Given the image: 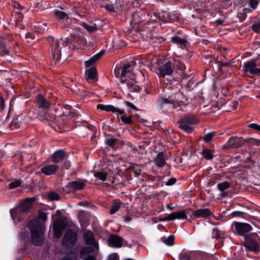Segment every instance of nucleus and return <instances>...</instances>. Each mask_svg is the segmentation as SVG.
I'll return each instance as SVG.
<instances>
[{
  "label": "nucleus",
  "mask_w": 260,
  "mask_h": 260,
  "mask_svg": "<svg viewBox=\"0 0 260 260\" xmlns=\"http://www.w3.org/2000/svg\"><path fill=\"white\" fill-rule=\"evenodd\" d=\"M120 208V205L118 203H114L111 207L110 213L111 214L115 213Z\"/></svg>",
  "instance_id": "de8ad7c7"
},
{
  "label": "nucleus",
  "mask_w": 260,
  "mask_h": 260,
  "mask_svg": "<svg viewBox=\"0 0 260 260\" xmlns=\"http://www.w3.org/2000/svg\"><path fill=\"white\" fill-rule=\"evenodd\" d=\"M131 66H115L114 73L116 77L121 78V82L126 83L129 88H133L135 91H138L140 88L137 85L135 77L131 73Z\"/></svg>",
  "instance_id": "f03ea898"
},
{
  "label": "nucleus",
  "mask_w": 260,
  "mask_h": 260,
  "mask_svg": "<svg viewBox=\"0 0 260 260\" xmlns=\"http://www.w3.org/2000/svg\"><path fill=\"white\" fill-rule=\"evenodd\" d=\"M85 185V183L81 181H74L70 182L68 185L69 190L71 191H75L82 189Z\"/></svg>",
  "instance_id": "f3484780"
},
{
  "label": "nucleus",
  "mask_w": 260,
  "mask_h": 260,
  "mask_svg": "<svg viewBox=\"0 0 260 260\" xmlns=\"http://www.w3.org/2000/svg\"><path fill=\"white\" fill-rule=\"evenodd\" d=\"M192 215L197 218H206L212 215L211 211L207 209H200L194 211Z\"/></svg>",
  "instance_id": "dca6fc26"
},
{
  "label": "nucleus",
  "mask_w": 260,
  "mask_h": 260,
  "mask_svg": "<svg viewBox=\"0 0 260 260\" xmlns=\"http://www.w3.org/2000/svg\"><path fill=\"white\" fill-rule=\"evenodd\" d=\"M136 60L137 62V64L139 65H153V64H157V65H159L157 62L156 63H150L149 60H147L145 58L137 59Z\"/></svg>",
  "instance_id": "f704fd0d"
},
{
  "label": "nucleus",
  "mask_w": 260,
  "mask_h": 260,
  "mask_svg": "<svg viewBox=\"0 0 260 260\" xmlns=\"http://www.w3.org/2000/svg\"><path fill=\"white\" fill-rule=\"evenodd\" d=\"M0 51L2 55H7L9 53V49L7 48L4 42L0 43Z\"/></svg>",
  "instance_id": "58836bf2"
},
{
  "label": "nucleus",
  "mask_w": 260,
  "mask_h": 260,
  "mask_svg": "<svg viewBox=\"0 0 260 260\" xmlns=\"http://www.w3.org/2000/svg\"><path fill=\"white\" fill-rule=\"evenodd\" d=\"M238 103L236 101H235L233 103V106L234 109H236L237 108Z\"/></svg>",
  "instance_id": "338daca9"
},
{
  "label": "nucleus",
  "mask_w": 260,
  "mask_h": 260,
  "mask_svg": "<svg viewBox=\"0 0 260 260\" xmlns=\"http://www.w3.org/2000/svg\"><path fill=\"white\" fill-rule=\"evenodd\" d=\"M176 219V217H175V215L174 212L172 213L171 214L168 215L167 217L164 218L159 219L160 221H164L167 220H173Z\"/></svg>",
  "instance_id": "79ce46f5"
},
{
  "label": "nucleus",
  "mask_w": 260,
  "mask_h": 260,
  "mask_svg": "<svg viewBox=\"0 0 260 260\" xmlns=\"http://www.w3.org/2000/svg\"><path fill=\"white\" fill-rule=\"evenodd\" d=\"M97 108L102 110L106 111L107 112H111L112 113H115L117 115H121V121L126 124H130L132 122V120L130 116L127 117L124 115L125 114L124 110L118 109L112 105H105L103 104L98 105L97 106Z\"/></svg>",
  "instance_id": "39448f33"
},
{
  "label": "nucleus",
  "mask_w": 260,
  "mask_h": 260,
  "mask_svg": "<svg viewBox=\"0 0 260 260\" xmlns=\"http://www.w3.org/2000/svg\"><path fill=\"white\" fill-rule=\"evenodd\" d=\"M118 5L119 8H121V11L123 10L124 7L127 5L126 2H125V0H119L118 3H116Z\"/></svg>",
  "instance_id": "5fc2aeb1"
},
{
  "label": "nucleus",
  "mask_w": 260,
  "mask_h": 260,
  "mask_svg": "<svg viewBox=\"0 0 260 260\" xmlns=\"http://www.w3.org/2000/svg\"><path fill=\"white\" fill-rule=\"evenodd\" d=\"M94 176L98 180L103 182L106 181L107 179V174L104 171L95 172Z\"/></svg>",
  "instance_id": "cd10ccee"
},
{
  "label": "nucleus",
  "mask_w": 260,
  "mask_h": 260,
  "mask_svg": "<svg viewBox=\"0 0 260 260\" xmlns=\"http://www.w3.org/2000/svg\"><path fill=\"white\" fill-rule=\"evenodd\" d=\"M33 201V199H26L21 202L19 209L23 212H27L31 208Z\"/></svg>",
  "instance_id": "aec40b11"
},
{
  "label": "nucleus",
  "mask_w": 260,
  "mask_h": 260,
  "mask_svg": "<svg viewBox=\"0 0 260 260\" xmlns=\"http://www.w3.org/2000/svg\"><path fill=\"white\" fill-rule=\"evenodd\" d=\"M223 21H224V20L223 19H217L215 22L216 23H217V24L218 25H222L223 24Z\"/></svg>",
  "instance_id": "e2e57ef3"
},
{
  "label": "nucleus",
  "mask_w": 260,
  "mask_h": 260,
  "mask_svg": "<svg viewBox=\"0 0 260 260\" xmlns=\"http://www.w3.org/2000/svg\"><path fill=\"white\" fill-rule=\"evenodd\" d=\"M202 154L206 159H211L213 157V155L211 151L208 149L203 150Z\"/></svg>",
  "instance_id": "ea45409f"
},
{
  "label": "nucleus",
  "mask_w": 260,
  "mask_h": 260,
  "mask_svg": "<svg viewBox=\"0 0 260 260\" xmlns=\"http://www.w3.org/2000/svg\"><path fill=\"white\" fill-rule=\"evenodd\" d=\"M118 255L116 253H113L109 256L108 260H118Z\"/></svg>",
  "instance_id": "4d7b16f0"
},
{
  "label": "nucleus",
  "mask_w": 260,
  "mask_h": 260,
  "mask_svg": "<svg viewBox=\"0 0 260 260\" xmlns=\"http://www.w3.org/2000/svg\"><path fill=\"white\" fill-rule=\"evenodd\" d=\"M235 231L239 235L242 236L252 230L251 226L248 223L235 222L233 225Z\"/></svg>",
  "instance_id": "6e6552de"
},
{
  "label": "nucleus",
  "mask_w": 260,
  "mask_h": 260,
  "mask_svg": "<svg viewBox=\"0 0 260 260\" xmlns=\"http://www.w3.org/2000/svg\"><path fill=\"white\" fill-rule=\"evenodd\" d=\"M242 8H239L238 9L239 12L237 13V17L239 18L240 21H244L247 17L246 13L247 12H246V11H242Z\"/></svg>",
  "instance_id": "c9c22d12"
},
{
  "label": "nucleus",
  "mask_w": 260,
  "mask_h": 260,
  "mask_svg": "<svg viewBox=\"0 0 260 260\" xmlns=\"http://www.w3.org/2000/svg\"><path fill=\"white\" fill-rule=\"evenodd\" d=\"M185 99L184 96L181 92H178L175 94H172L169 97V99L160 98L159 101V104L160 107H162L165 104H171L173 106L177 104H180L182 103Z\"/></svg>",
  "instance_id": "423d86ee"
},
{
  "label": "nucleus",
  "mask_w": 260,
  "mask_h": 260,
  "mask_svg": "<svg viewBox=\"0 0 260 260\" xmlns=\"http://www.w3.org/2000/svg\"><path fill=\"white\" fill-rule=\"evenodd\" d=\"M124 105L129 108V111H131V110H133L135 111L138 110L137 108L132 103H130L129 102H125Z\"/></svg>",
  "instance_id": "3c124183"
},
{
  "label": "nucleus",
  "mask_w": 260,
  "mask_h": 260,
  "mask_svg": "<svg viewBox=\"0 0 260 260\" xmlns=\"http://www.w3.org/2000/svg\"><path fill=\"white\" fill-rule=\"evenodd\" d=\"M214 135L215 133L213 132L207 134L204 137V140L206 142H210L212 140V138Z\"/></svg>",
  "instance_id": "09e8293b"
},
{
  "label": "nucleus",
  "mask_w": 260,
  "mask_h": 260,
  "mask_svg": "<svg viewBox=\"0 0 260 260\" xmlns=\"http://www.w3.org/2000/svg\"><path fill=\"white\" fill-rule=\"evenodd\" d=\"M48 40L51 63L56 64L61 57V46L64 45L63 42L61 39H55L51 36L48 37Z\"/></svg>",
  "instance_id": "7ed1b4c3"
},
{
  "label": "nucleus",
  "mask_w": 260,
  "mask_h": 260,
  "mask_svg": "<svg viewBox=\"0 0 260 260\" xmlns=\"http://www.w3.org/2000/svg\"><path fill=\"white\" fill-rule=\"evenodd\" d=\"M258 0H247L243 5L242 11L251 12L255 10L258 5Z\"/></svg>",
  "instance_id": "4468645a"
},
{
  "label": "nucleus",
  "mask_w": 260,
  "mask_h": 260,
  "mask_svg": "<svg viewBox=\"0 0 260 260\" xmlns=\"http://www.w3.org/2000/svg\"><path fill=\"white\" fill-rule=\"evenodd\" d=\"M180 260H190L189 256L185 253H182L179 256Z\"/></svg>",
  "instance_id": "864d4df0"
},
{
  "label": "nucleus",
  "mask_w": 260,
  "mask_h": 260,
  "mask_svg": "<svg viewBox=\"0 0 260 260\" xmlns=\"http://www.w3.org/2000/svg\"><path fill=\"white\" fill-rule=\"evenodd\" d=\"M238 59H237L236 58L232 59L230 61V65H232V63H235L237 61H238Z\"/></svg>",
  "instance_id": "69168bd1"
},
{
  "label": "nucleus",
  "mask_w": 260,
  "mask_h": 260,
  "mask_svg": "<svg viewBox=\"0 0 260 260\" xmlns=\"http://www.w3.org/2000/svg\"><path fill=\"white\" fill-rule=\"evenodd\" d=\"M175 217H176V219H187V217L184 211H180L178 212H174Z\"/></svg>",
  "instance_id": "4c0bfd02"
},
{
  "label": "nucleus",
  "mask_w": 260,
  "mask_h": 260,
  "mask_svg": "<svg viewBox=\"0 0 260 260\" xmlns=\"http://www.w3.org/2000/svg\"><path fill=\"white\" fill-rule=\"evenodd\" d=\"M54 15L57 18L60 20H64L68 18V14L64 12L61 11L60 10H55Z\"/></svg>",
  "instance_id": "c756f323"
},
{
  "label": "nucleus",
  "mask_w": 260,
  "mask_h": 260,
  "mask_svg": "<svg viewBox=\"0 0 260 260\" xmlns=\"http://www.w3.org/2000/svg\"><path fill=\"white\" fill-rule=\"evenodd\" d=\"M31 233L32 241L37 245L41 244L43 239L44 225L37 220H33L28 223Z\"/></svg>",
  "instance_id": "20e7f679"
},
{
  "label": "nucleus",
  "mask_w": 260,
  "mask_h": 260,
  "mask_svg": "<svg viewBox=\"0 0 260 260\" xmlns=\"http://www.w3.org/2000/svg\"><path fill=\"white\" fill-rule=\"evenodd\" d=\"M230 187V184L228 182L225 181L217 184V188L218 189L222 192L220 194V196L224 197L225 196V193L224 191L226 190Z\"/></svg>",
  "instance_id": "393cba45"
},
{
  "label": "nucleus",
  "mask_w": 260,
  "mask_h": 260,
  "mask_svg": "<svg viewBox=\"0 0 260 260\" xmlns=\"http://www.w3.org/2000/svg\"><path fill=\"white\" fill-rule=\"evenodd\" d=\"M66 229V224L65 222L59 218L56 219L53 223V232L54 236L56 238H59L63 231Z\"/></svg>",
  "instance_id": "1a4fd4ad"
},
{
  "label": "nucleus",
  "mask_w": 260,
  "mask_h": 260,
  "mask_svg": "<svg viewBox=\"0 0 260 260\" xmlns=\"http://www.w3.org/2000/svg\"><path fill=\"white\" fill-rule=\"evenodd\" d=\"M84 239L88 246L83 248L80 252V257L83 260H96V251L99 249L98 244L96 242L93 233L86 231L84 233Z\"/></svg>",
  "instance_id": "f257e3e1"
},
{
  "label": "nucleus",
  "mask_w": 260,
  "mask_h": 260,
  "mask_svg": "<svg viewBox=\"0 0 260 260\" xmlns=\"http://www.w3.org/2000/svg\"><path fill=\"white\" fill-rule=\"evenodd\" d=\"M152 20L157 22L159 21H163L162 16L160 15L159 13H154L153 16H151Z\"/></svg>",
  "instance_id": "49530a36"
},
{
  "label": "nucleus",
  "mask_w": 260,
  "mask_h": 260,
  "mask_svg": "<svg viewBox=\"0 0 260 260\" xmlns=\"http://www.w3.org/2000/svg\"><path fill=\"white\" fill-rule=\"evenodd\" d=\"M105 52V50H101L99 53L92 56L88 60L85 62V65H93Z\"/></svg>",
  "instance_id": "412c9836"
},
{
  "label": "nucleus",
  "mask_w": 260,
  "mask_h": 260,
  "mask_svg": "<svg viewBox=\"0 0 260 260\" xmlns=\"http://www.w3.org/2000/svg\"><path fill=\"white\" fill-rule=\"evenodd\" d=\"M77 239V234L74 231L68 229L63 237L62 243L63 245H70L74 244Z\"/></svg>",
  "instance_id": "9b49d317"
},
{
  "label": "nucleus",
  "mask_w": 260,
  "mask_h": 260,
  "mask_svg": "<svg viewBox=\"0 0 260 260\" xmlns=\"http://www.w3.org/2000/svg\"><path fill=\"white\" fill-rule=\"evenodd\" d=\"M22 116H18L16 120V121H14V123H17L19 121L22 120Z\"/></svg>",
  "instance_id": "774afa93"
},
{
  "label": "nucleus",
  "mask_w": 260,
  "mask_h": 260,
  "mask_svg": "<svg viewBox=\"0 0 260 260\" xmlns=\"http://www.w3.org/2000/svg\"><path fill=\"white\" fill-rule=\"evenodd\" d=\"M179 127L180 128L188 133H190L193 131V128L190 126V125L185 124L182 122L180 124Z\"/></svg>",
  "instance_id": "7c9ffc66"
},
{
  "label": "nucleus",
  "mask_w": 260,
  "mask_h": 260,
  "mask_svg": "<svg viewBox=\"0 0 260 260\" xmlns=\"http://www.w3.org/2000/svg\"><path fill=\"white\" fill-rule=\"evenodd\" d=\"M59 166L55 164H48L41 168V172L46 176L55 174L59 170Z\"/></svg>",
  "instance_id": "f8f14e48"
},
{
  "label": "nucleus",
  "mask_w": 260,
  "mask_h": 260,
  "mask_svg": "<svg viewBox=\"0 0 260 260\" xmlns=\"http://www.w3.org/2000/svg\"><path fill=\"white\" fill-rule=\"evenodd\" d=\"M106 10L109 12H120L121 11V8H119L118 5L116 4L115 6L112 4H106L104 6Z\"/></svg>",
  "instance_id": "bb28decb"
},
{
  "label": "nucleus",
  "mask_w": 260,
  "mask_h": 260,
  "mask_svg": "<svg viewBox=\"0 0 260 260\" xmlns=\"http://www.w3.org/2000/svg\"><path fill=\"white\" fill-rule=\"evenodd\" d=\"M48 198L51 200H57L59 198V195L55 192H50L48 194Z\"/></svg>",
  "instance_id": "c03bdc74"
},
{
  "label": "nucleus",
  "mask_w": 260,
  "mask_h": 260,
  "mask_svg": "<svg viewBox=\"0 0 260 260\" xmlns=\"http://www.w3.org/2000/svg\"><path fill=\"white\" fill-rule=\"evenodd\" d=\"M81 25L90 32H94L97 30V27L95 24L90 25L85 22H83Z\"/></svg>",
  "instance_id": "473e14b6"
},
{
  "label": "nucleus",
  "mask_w": 260,
  "mask_h": 260,
  "mask_svg": "<svg viewBox=\"0 0 260 260\" xmlns=\"http://www.w3.org/2000/svg\"><path fill=\"white\" fill-rule=\"evenodd\" d=\"M243 70L252 74L260 75V68H257L256 66H243Z\"/></svg>",
  "instance_id": "b1692460"
},
{
  "label": "nucleus",
  "mask_w": 260,
  "mask_h": 260,
  "mask_svg": "<svg viewBox=\"0 0 260 260\" xmlns=\"http://www.w3.org/2000/svg\"><path fill=\"white\" fill-rule=\"evenodd\" d=\"M171 41L172 42L177 45H183L186 43V40L185 39H181L178 36L172 37L171 38Z\"/></svg>",
  "instance_id": "2f4dec72"
},
{
  "label": "nucleus",
  "mask_w": 260,
  "mask_h": 260,
  "mask_svg": "<svg viewBox=\"0 0 260 260\" xmlns=\"http://www.w3.org/2000/svg\"><path fill=\"white\" fill-rule=\"evenodd\" d=\"M154 161L156 165L159 167H161L165 164V160L162 153H159L157 156L155 158Z\"/></svg>",
  "instance_id": "a878e982"
},
{
  "label": "nucleus",
  "mask_w": 260,
  "mask_h": 260,
  "mask_svg": "<svg viewBox=\"0 0 260 260\" xmlns=\"http://www.w3.org/2000/svg\"><path fill=\"white\" fill-rule=\"evenodd\" d=\"M64 167L67 169H68L70 166V162H65L64 163V165H63Z\"/></svg>",
  "instance_id": "0e129e2a"
},
{
  "label": "nucleus",
  "mask_w": 260,
  "mask_h": 260,
  "mask_svg": "<svg viewBox=\"0 0 260 260\" xmlns=\"http://www.w3.org/2000/svg\"><path fill=\"white\" fill-rule=\"evenodd\" d=\"M242 142L239 138H231L228 141L226 145L224 146L225 148H235L241 146Z\"/></svg>",
  "instance_id": "2eb2a0df"
},
{
  "label": "nucleus",
  "mask_w": 260,
  "mask_h": 260,
  "mask_svg": "<svg viewBox=\"0 0 260 260\" xmlns=\"http://www.w3.org/2000/svg\"><path fill=\"white\" fill-rule=\"evenodd\" d=\"M232 3L230 2L229 0H223L222 2L221 7L224 9H227L232 6Z\"/></svg>",
  "instance_id": "a18cd8bd"
},
{
  "label": "nucleus",
  "mask_w": 260,
  "mask_h": 260,
  "mask_svg": "<svg viewBox=\"0 0 260 260\" xmlns=\"http://www.w3.org/2000/svg\"><path fill=\"white\" fill-rule=\"evenodd\" d=\"M158 70L159 74L162 77L170 75L173 71L170 66H158Z\"/></svg>",
  "instance_id": "5701e85b"
},
{
  "label": "nucleus",
  "mask_w": 260,
  "mask_h": 260,
  "mask_svg": "<svg viewBox=\"0 0 260 260\" xmlns=\"http://www.w3.org/2000/svg\"><path fill=\"white\" fill-rule=\"evenodd\" d=\"M176 182V179L174 178H172L170 179L166 183V185H171L174 184Z\"/></svg>",
  "instance_id": "052dcab7"
},
{
  "label": "nucleus",
  "mask_w": 260,
  "mask_h": 260,
  "mask_svg": "<svg viewBox=\"0 0 260 260\" xmlns=\"http://www.w3.org/2000/svg\"><path fill=\"white\" fill-rule=\"evenodd\" d=\"M38 104L41 108L44 109H47L49 107V103L46 100V99L42 96H40L38 101Z\"/></svg>",
  "instance_id": "c85d7f7f"
},
{
  "label": "nucleus",
  "mask_w": 260,
  "mask_h": 260,
  "mask_svg": "<svg viewBox=\"0 0 260 260\" xmlns=\"http://www.w3.org/2000/svg\"><path fill=\"white\" fill-rule=\"evenodd\" d=\"M182 122L191 125L196 124L198 122V120L194 117H188L183 119Z\"/></svg>",
  "instance_id": "72a5a7b5"
},
{
  "label": "nucleus",
  "mask_w": 260,
  "mask_h": 260,
  "mask_svg": "<svg viewBox=\"0 0 260 260\" xmlns=\"http://www.w3.org/2000/svg\"><path fill=\"white\" fill-rule=\"evenodd\" d=\"M162 17L165 18L163 19L164 22H170L174 19V16L171 13L167 12L163 13Z\"/></svg>",
  "instance_id": "e433bc0d"
},
{
  "label": "nucleus",
  "mask_w": 260,
  "mask_h": 260,
  "mask_svg": "<svg viewBox=\"0 0 260 260\" xmlns=\"http://www.w3.org/2000/svg\"><path fill=\"white\" fill-rule=\"evenodd\" d=\"M121 65H137L136 59L132 56L126 55L121 58Z\"/></svg>",
  "instance_id": "4be33fe9"
},
{
  "label": "nucleus",
  "mask_w": 260,
  "mask_h": 260,
  "mask_svg": "<svg viewBox=\"0 0 260 260\" xmlns=\"http://www.w3.org/2000/svg\"><path fill=\"white\" fill-rule=\"evenodd\" d=\"M66 157V152L62 150H59L53 153L52 156V160L54 163H58Z\"/></svg>",
  "instance_id": "a211bd4d"
},
{
  "label": "nucleus",
  "mask_w": 260,
  "mask_h": 260,
  "mask_svg": "<svg viewBox=\"0 0 260 260\" xmlns=\"http://www.w3.org/2000/svg\"><path fill=\"white\" fill-rule=\"evenodd\" d=\"M251 29L254 32H258L260 30V21L255 22L252 25Z\"/></svg>",
  "instance_id": "37998d69"
},
{
  "label": "nucleus",
  "mask_w": 260,
  "mask_h": 260,
  "mask_svg": "<svg viewBox=\"0 0 260 260\" xmlns=\"http://www.w3.org/2000/svg\"><path fill=\"white\" fill-rule=\"evenodd\" d=\"M115 140L113 138L108 139L106 140V144L109 146L112 147L115 143Z\"/></svg>",
  "instance_id": "6e6d98bb"
},
{
  "label": "nucleus",
  "mask_w": 260,
  "mask_h": 260,
  "mask_svg": "<svg viewBox=\"0 0 260 260\" xmlns=\"http://www.w3.org/2000/svg\"><path fill=\"white\" fill-rule=\"evenodd\" d=\"M256 63L253 60H250L247 62H245L244 63V65L247 66V65H255Z\"/></svg>",
  "instance_id": "680f3d73"
},
{
  "label": "nucleus",
  "mask_w": 260,
  "mask_h": 260,
  "mask_svg": "<svg viewBox=\"0 0 260 260\" xmlns=\"http://www.w3.org/2000/svg\"><path fill=\"white\" fill-rule=\"evenodd\" d=\"M88 68L86 70L85 73V78L86 81L92 80L96 81L98 78L97 70L94 66H87Z\"/></svg>",
  "instance_id": "ddd939ff"
},
{
  "label": "nucleus",
  "mask_w": 260,
  "mask_h": 260,
  "mask_svg": "<svg viewBox=\"0 0 260 260\" xmlns=\"http://www.w3.org/2000/svg\"><path fill=\"white\" fill-rule=\"evenodd\" d=\"M108 242L109 246L115 248H120L125 243L123 238L117 235H111L108 239Z\"/></svg>",
  "instance_id": "9d476101"
},
{
  "label": "nucleus",
  "mask_w": 260,
  "mask_h": 260,
  "mask_svg": "<svg viewBox=\"0 0 260 260\" xmlns=\"http://www.w3.org/2000/svg\"><path fill=\"white\" fill-rule=\"evenodd\" d=\"M174 237L172 235L163 240V242L168 246H172L174 244Z\"/></svg>",
  "instance_id": "a19ab883"
},
{
  "label": "nucleus",
  "mask_w": 260,
  "mask_h": 260,
  "mask_svg": "<svg viewBox=\"0 0 260 260\" xmlns=\"http://www.w3.org/2000/svg\"><path fill=\"white\" fill-rule=\"evenodd\" d=\"M21 185V182L19 180H16L12 182L9 184V187L11 188H14L20 186Z\"/></svg>",
  "instance_id": "8fccbe9b"
},
{
  "label": "nucleus",
  "mask_w": 260,
  "mask_h": 260,
  "mask_svg": "<svg viewBox=\"0 0 260 260\" xmlns=\"http://www.w3.org/2000/svg\"><path fill=\"white\" fill-rule=\"evenodd\" d=\"M72 39L74 44V46L77 48H84L87 44V41L81 32L75 34Z\"/></svg>",
  "instance_id": "0eeeda50"
},
{
  "label": "nucleus",
  "mask_w": 260,
  "mask_h": 260,
  "mask_svg": "<svg viewBox=\"0 0 260 260\" xmlns=\"http://www.w3.org/2000/svg\"><path fill=\"white\" fill-rule=\"evenodd\" d=\"M249 127L253 129L260 131V125L255 123H252L249 125Z\"/></svg>",
  "instance_id": "13d9d810"
},
{
  "label": "nucleus",
  "mask_w": 260,
  "mask_h": 260,
  "mask_svg": "<svg viewBox=\"0 0 260 260\" xmlns=\"http://www.w3.org/2000/svg\"><path fill=\"white\" fill-rule=\"evenodd\" d=\"M44 116V118L48 121L53 120L55 118L54 115H53L50 116L49 115L46 114Z\"/></svg>",
  "instance_id": "bf43d9fd"
},
{
  "label": "nucleus",
  "mask_w": 260,
  "mask_h": 260,
  "mask_svg": "<svg viewBox=\"0 0 260 260\" xmlns=\"http://www.w3.org/2000/svg\"><path fill=\"white\" fill-rule=\"evenodd\" d=\"M245 246L249 249L256 251L258 249L256 242L250 237H245Z\"/></svg>",
  "instance_id": "6ab92c4d"
},
{
  "label": "nucleus",
  "mask_w": 260,
  "mask_h": 260,
  "mask_svg": "<svg viewBox=\"0 0 260 260\" xmlns=\"http://www.w3.org/2000/svg\"><path fill=\"white\" fill-rule=\"evenodd\" d=\"M138 167V166L130 167L128 168V170H132L135 173L136 176H138L141 174V171L139 169H137L136 168Z\"/></svg>",
  "instance_id": "603ef678"
}]
</instances>
